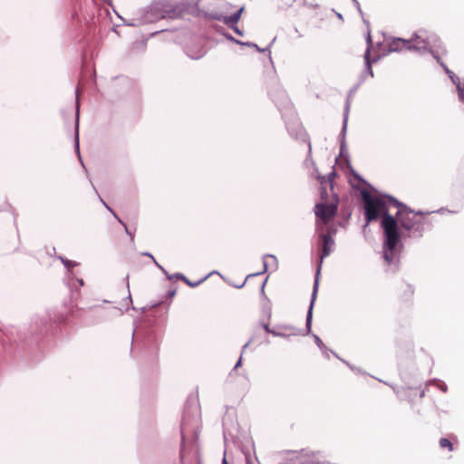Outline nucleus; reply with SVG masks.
Returning a JSON list of instances; mask_svg holds the SVG:
<instances>
[{
  "instance_id": "f257e3e1",
  "label": "nucleus",
  "mask_w": 464,
  "mask_h": 464,
  "mask_svg": "<svg viewBox=\"0 0 464 464\" xmlns=\"http://www.w3.org/2000/svg\"><path fill=\"white\" fill-rule=\"evenodd\" d=\"M382 227L384 234L382 257L388 266L397 264L400 261L399 242L401 235L395 218L390 214H384Z\"/></svg>"
},
{
  "instance_id": "f03ea898",
  "label": "nucleus",
  "mask_w": 464,
  "mask_h": 464,
  "mask_svg": "<svg viewBox=\"0 0 464 464\" xmlns=\"http://www.w3.org/2000/svg\"><path fill=\"white\" fill-rule=\"evenodd\" d=\"M393 205L398 208L396 217H393L397 222L398 230L401 228L409 236L412 234L421 237L427 214L420 211L416 212L395 199Z\"/></svg>"
},
{
  "instance_id": "7ed1b4c3",
  "label": "nucleus",
  "mask_w": 464,
  "mask_h": 464,
  "mask_svg": "<svg viewBox=\"0 0 464 464\" xmlns=\"http://www.w3.org/2000/svg\"><path fill=\"white\" fill-rule=\"evenodd\" d=\"M361 196L364 204L365 220L367 223L376 220L380 214H389L385 202L379 198L372 197L367 189H362Z\"/></svg>"
},
{
  "instance_id": "20e7f679",
  "label": "nucleus",
  "mask_w": 464,
  "mask_h": 464,
  "mask_svg": "<svg viewBox=\"0 0 464 464\" xmlns=\"http://www.w3.org/2000/svg\"><path fill=\"white\" fill-rule=\"evenodd\" d=\"M334 232V229H332L331 227H327L325 232H322L319 235V241H318V246H319V258H320V264L318 266V271L321 268V265L324 261V259L328 256L332 249L334 246V239L333 238L332 233Z\"/></svg>"
},
{
  "instance_id": "39448f33",
  "label": "nucleus",
  "mask_w": 464,
  "mask_h": 464,
  "mask_svg": "<svg viewBox=\"0 0 464 464\" xmlns=\"http://www.w3.org/2000/svg\"><path fill=\"white\" fill-rule=\"evenodd\" d=\"M337 212V203H317L315 215L324 225L328 224Z\"/></svg>"
},
{
  "instance_id": "423d86ee",
  "label": "nucleus",
  "mask_w": 464,
  "mask_h": 464,
  "mask_svg": "<svg viewBox=\"0 0 464 464\" xmlns=\"http://www.w3.org/2000/svg\"><path fill=\"white\" fill-rule=\"evenodd\" d=\"M431 35H429L428 32L420 30L418 33L414 34L412 38L409 41L410 44V51H424L427 50L428 46L430 44Z\"/></svg>"
},
{
  "instance_id": "0eeeda50",
  "label": "nucleus",
  "mask_w": 464,
  "mask_h": 464,
  "mask_svg": "<svg viewBox=\"0 0 464 464\" xmlns=\"http://www.w3.org/2000/svg\"><path fill=\"white\" fill-rule=\"evenodd\" d=\"M389 50L391 52H400L402 50H410L409 41L401 39V38L394 39L389 44Z\"/></svg>"
},
{
  "instance_id": "6e6552de",
  "label": "nucleus",
  "mask_w": 464,
  "mask_h": 464,
  "mask_svg": "<svg viewBox=\"0 0 464 464\" xmlns=\"http://www.w3.org/2000/svg\"><path fill=\"white\" fill-rule=\"evenodd\" d=\"M242 11H243V8H240L237 12L234 13L233 14H231L229 16H225L223 19V22L227 25H229V26L237 24L240 19Z\"/></svg>"
},
{
  "instance_id": "1a4fd4ad",
  "label": "nucleus",
  "mask_w": 464,
  "mask_h": 464,
  "mask_svg": "<svg viewBox=\"0 0 464 464\" xmlns=\"http://www.w3.org/2000/svg\"><path fill=\"white\" fill-rule=\"evenodd\" d=\"M183 12H184V7L177 5L172 10L166 11V14L163 15L162 17H169L171 19H174V18L181 16Z\"/></svg>"
},
{
  "instance_id": "9d476101",
  "label": "nucleus",
  "mask_w": 464,
  "mask_h": 464,
  "mask_svg": "<svg viewBox=\"0 0 464 464\" xmlns=\"http://www.w3.org/2000/svg\"><path fill=\"white\" fill-rule=\"evenodd\" d=\"M439 444L441 449H448L449 451H452L454 450L453 443L446 438H441Z\"/></svg>"
},
{
  "instance_id": "9b49d317",
  "label": "nucleus",
  "mask_w": 464,
  "mask_h": 464,
  "mask_svg": "<svg viewBox=\"0 0 464 464\" xmlns=\"http://www.w3.org/2000/svg\"><path fill=\"white\" fill-rule=\"evenodd\" d=\"M110 210L111 212H112L113 216L118 219V221L123 226L126 233L130 236V240L134 241V231H130L127 225L111 209Z\"/></svg>"
},
{
  "instance_id": "f8f14e48",
  "label": "nucleus",
  "mask_w": 464,
  "mask_h": 464,
  "mask_svg": "<svg viewBox=\"0 0 464 464\" xmlns=\"http://www.w3.org/2000/svg\"><path fill=\"white\" fill-rule=\"evenodd\" d=\"M179 278L184 283H186L188 285L192 286V287L198 286L201 282H203L206 279V277H205V278L200 279L199 281H198L196 283H192V281H189L185 276H180Z\"/></svg>"
},
{
  "instance_id": "ddd939ff",
  "label": "nucleus",
  "mask_w": 464,
  "mask_h": 464,
  "mask_svg": "<svg viewBox=\"0 0 464 464\" xmlns=\"http://www.w3.org/2000/svg\"><path fill=\"white\" fill-rule=\"evenodd\" d=\"M353 180H351V184L355 188H359L363 183V180L357 174H353Z\"/></svg>"
},
{
  "instance_id": "4468645a",
  "label": "nucleus",
  "mask_w": 464,
  "mask_h": 464,
  "mask_svg": "<svg viewBox=\"0 0 464 464\" xmlns=\"http://www.w3.org/2000/svg\"><path fill=\"white\" fill-rule=\"evenodd\" d=\"M457 90L459 99L464 102V84L458 83Z\"/></svg>"
},
{
  "instance_id": "2eb2a0df",
  "label": "nucleus",
  "mask_w": 464,
  "mask_h": 464,
  "mask_svg": "<svg viewBox=\"0 0 464 464\" xmlns=\"http://www.w3.org/2000/svg\"><path fill=\"white\" fill-rule=\"evenodd\" d=\"M435 58H436V60H437V61L441 64V66L444 68L445 72H446L450 76V78L452 79L451 74H453V72H452L451 71H450V70L448 69V67H447V66H446L442 62H440V57L435 56Z\"/></svg>"
},
{
  "instance_id": "dca6fc26",
  "label": "nucleus",
  "mask_w": 464,
  "mask_h": 464,
  "mask_svg": "<svg viewBox=\"0 0 464 464\" xmlns=\"http://www.w3.org/2000/svg\"><path fill=\"white\" fill-rule=\"evenodd\" d=\"M369 55H370V47L368 46V48H367V50L365 52V54H364V59H365L366 64L370 68L371 67V61H370Z\"/></svg>"
},
{
  "instance_id": "f3484780",
  "label": "nucleus",
  "mask_w": 464,
  "mask_h": 464,
  "mask_svg": "<svg viewBox=\"0 0 464 464\" xmlns=\"http://www.w3.org/2000/svg\"><path fill=\"white\" fill-rule=\"evenodd\" d=\"M311 317H312V307L310 308V310L308 312V315H307V324H310Z\"/></svg>"
},
{
  "instance_id": "a211bd4d",
  "label": "nucleus",
  "mask_w": 464,
  "mask_h": 464,
  "mask_svg": "<svg viewBox=\"0 0 464 464\" xmlns=\"http://www.w3.org/2000/svg\"><path fill=\"white\" fill-rule=\"evenodd\" d=\"M68 314H69V315H70V316H72V317H73V316H75V314H74V311H73V310H70V311L68 312Z\"/></svg>"
},
{
  "instance_id": "6ab92c4d",
  "label": "nucleus",
  "mask_w": 464,
  "mask_h": 464,
  "mask_svg": "<svg viewBox=\"0 0 464 464\" xmlns=\"http://www.w3.org/2000/svg\"><path fill=\"white\" fill-rule=\"evenodd\" d=\"M367 42H368L369 44H371V43H372L371 34H368Z\"/></svg>"
},
{
  "instance_id": "aec40b11",
  "label": "nucleus",
  "mask_w": 464,
  "mask_h": 464,
  "mask_svg": "<svg viewBox=\"0 0 464 464\" xmlns=\"http://www.w3.org/2000/svg\"><path fill=\"white\" fill-rule=\"evenodd\" d=\"M316 291H317V283H315V285L314 287V295H315Z\"/></svg>"
},
{
  "instance_id": "412c9836",
  "label": "nucleus",
  "mask_w": 464,
  "mask_h": 464,
  "mask_svg": "<svg viewBox=\"0 0 464 464\" xmlns=\"http://www.w3.org/2000/svg\"><path fill=\"white\" fill-rule=\"evenodd\" d=\"M222 464H228V462H227V459H226V458H224V459H223V460H222Z\"/></svg>"
},
{
  "instance_id": "4be33fe9",
  "label": "nucleus",
  "mask_w": 464,
  "mask_h": 464,
  "mask_svg": "<svg viewBox=\"0 0 464 464\" xmlns=\"http://www.w3.org/2000/svg\"><path fill=\"white\" fill-rule=\"evenodd\" d=\"M241 363V360H239L236 365V367L239 366V364Z\"/></svg>"
},
{
  "instance_id": "5701e85b",
  "label": "nucleus",
  "mask_w": 464,
  "mask_h": 464,
  "mask_svg": "<svg viewBox=\"0 0 464 464\" xmlns=\"http://www.w3.org/2000/svg\"><path fill=\"white\" fill-rule=\"evenodd\" d=\"M146 255L149 256L150 257H151L154 260L152 255H150V254H146Z\"/></svg>"
}]
</instances>
